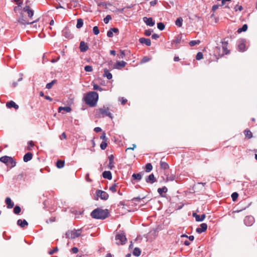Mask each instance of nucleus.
I'll return each mask as SVG.
<instances>
[{
	"label": "nucleus",
	"mask_w": 257,
	"mask_h": 257,
	"mask_svg": "<svg viewBox=\"0 0 257 257\" xmlns=\"http://www.w3.org/2000/svg\"><path fill=\"white\" fill-rule=\"evenodd\" d=\"M83 99L86 104L90 107H94L98 101V94L95 91H90L85 94Z\"/></svg>",
	"instance_id": "nucleus-1"
},
{
	"label": "nucleus",
	"mask_w": 257,
	"mask_h": 257,
	"mask_svg": "<svg viewBox=\"0 0 257 257\" xmlns=\"http://www.w3.org/2000/svg\"><path fill=\"white\" fill-rule=\"evenodd\" d=\"M109 211L108 209H102L97 208L93 210L90 215L92 218L97 219H104L109 216Z\"/></svg>",
	"instance_id": "nucleus-2"
},
{
	"label": "nucleus",
	"mask_w": 257,
	"mask_h": 257,
	"mask_svg": "<svg viewBox=\"0 0 257 257\" xmlns=\"http://www.w3.org/2000/svg\"><path fill=\"white\" fill-rule=\"evenodd\" d=\"M115 239L116 240V243L117 245L124 244L127 240L125 235L123 231H120L119 233L116 234L115 237Z\"/></svg>",
	"instance_id": "nucleus-3"
},
{
	"label": "nucleus",
	"mask_w": 257,
	"mask_h": 257,
	"mask_svg": "<svg viewBox=\"0 0 257 257\" xmlns=\"http://www.w3.org/2000/svg\"><path fill=\"white\" fill-rule=\"evenodd\" d=\"M81 229L73 230H69L66 233V236L67 238L70 239H74L76 237H78L81 235Z\"/></svg>",
	"instance_id": "nucleus-4"
},
{
	"label": "nucleus",
	"mask_w": 257,
	"mask_h": 257,
	"mask_svg": "<svg viewBox=\"0 0 257 257\" xmlns=\"http://www.w3.org/2000/svg\"><path fill=\"white\" fill-rule=\"evenodd\" d=\"M98 110L100 114H101L102 117L108 116L110 118H112V114L110 112L109 109L108 107L104 106L103 107L100 108Z\"/></svg>",
	"instance_id": "nucleus-5"
},
{
	"label": "nucleus",
	"mask_w": 257,
	"mask_h": 257,
	"mask_svg": "<svg viewBox=\"0 0 257 257\" xmlns=\"http://www.w3.org/2000/svg\"><path fill=\"white\" fill-rule=\"evenodd\" d=\"M96 194L98 197H99L102 200H106L108 198V194L106 192L102 190H97Z\"/></svg>",
	"instance_id": "nucleus-6"
},
{
	"label": "nucleus",
	"mask_w": 257,
	"mask_h": 257,
	"mask_svg": "<svg viewBox=\"0 0 257 257\" xmlns=\"http://www.w3.org/2000/svg\"><path fill=\"white\" fill-rule=\"evenodd\" d=\"M214 54L216 56L217 59L224 56V54L222 52L221 48L219 47H215L214 49Z\"/></svg>",
	"instance_id": "nucleus-7"
},
{
	"label": "nucleus",
	"mask_w": 257,
	"mask_h": 257,
	"mask_svg": "<svg viewBox=\"0 0 257 257\" xmlns=\"http://www.w3.org/2000/svg\"><path fill=\"white\" fill-rule=\"evenodd\" d=\"M222 51L224 55L228 54L230 53V51L227 49L228 42L227 41H222Z\"/></svg>",
	"instance_id": "nucleus-8"
},
{
	"label": "nucleus",
	"mask_w": 257,
	"mask_h": 257,
	"mask_svg": "<svg viewBox=\"0 0 257 257\" xmlns=\"http://www.w3.org/2000/svg\"><path fill=\"white\" fill-rule=\"evenodd\" d=\"M143 19L145 23L148 26L152 27L155 25V21H153L152 18L144 17Z\"/></svg>",
	"instance_id": "nucleus-9"
},
{
	"label": "nucleus",
	"mask_w": 257,
	"mask_h": 257,
	"mask_svg": "<svg viewBox=\"0 0 257 257\" xmlns=\"http://www.w3.org/2000/svg\"><path fill=\"white\" fill-rule=\"evenodd\" d=\"M126 63L123 61H117L114 65V67L117 69H120L125 66Z\"/></svg>",
	"instance_id": "nucleus-10"
},
{
	"label": "nucleus",
	"mask_w": 257,
	"mask_h": 257,
	"mask_svg": "<svg viewBox=\"0 0 257 257\" xmlns=\"http://www.w3.org/2000/svg\"><path fill=\"white\" fill-rule=\"evenodd\" d=\"M23 11L27 13L28 17L30 18H32V16L34 15V11L30 9L29 6H25L23 9Z\"/></svg>",
	"instance_id": "nucleus-11"
},
{
	"label": "nucleus",
	"mask_w": 257,
	"mask_h": 257,
	"mask_svg": "<svg viewBox=\"0 0 257 257\" xmlns=\"http://www.w3.org/2000/svg\"><path fill=\"white\" fill-rule=\"evenodd\" d=\"M207 228V225L206 223H203L201 224L200 227L197 228L196 229V232L201 233L203 232H204L206 230Z\"/></svg>",
	"instance_id": "nucleus-12"
},
{
	"label": "nucleus",
	"mask_w": 257,
	"mask_h": 257,
	"mask_svg": "<svg viewBox=\"0 0 257 257\" xmlns=\"http://www.w3.org/2000/svg\"><path fill=\"white\" fill-rule=\"evenodd\" d=\"M79 48L80 51L82 52H86L89 49L88 46L84 41H81L80 42Z\"/></svg>",
	"instance_id": "nucleus-13"
},
{
	"label": "nucleus",
	"mask_w": 257,
	"mask_h": 257,
	"mask_svg": "<svg viewBox=\"0 0 257 257\" xmlns=\"http://www.w3.org/2000/svg\"><path fill=\"white\" fill-rule=\"evenodd\" d=\"M139 42L141 44H145L148 46H150L151 45V41L150 39H147L145 38H141L139 39Z\"/></svg>",
	"instance_id": "nucleus-14"
},
{
	"label": "nucleus",
	"mask_w": 257,
	"mask_h": 257,
	"mask_svg": "<svg viewBox=\"0 0 257 257\" xmlns=\"http://www.w3.org/2000/svg\"><path fill=\"white\" fill-rule=\"evenodd\" d=\"M193 216L195 217L196 220L197 221H202L204 220V219L205 218L206 215L205 214H203L201 216H200V215L197 214L196 213H193Z\"/></svg>",
	"instance_id": "nucleus-15"
},
{
	"label": "nucleus",
	"mask_w": 257,
	"mask_h": 257,
	"mask_svg": "<svg viewBox=\"0 0 257 257\" xmlns=\"http://www.w3.org/2000/svg\"><path fill=\"white\" fill-rule=\"evenodd\" d=\"M5 202L8 208H12L14 206V203L12 202L11 199L8 197L6 198Z\"/></svg>",
	"instance_id": "nucleus-16"
},
{
	"label": "nucleus",
	"mask_w": 257,
	"mask_h": 257,
	"mask_svg": "<svg viewBox=\"0 0 257 257\" xmlns=\"http://www.w3.org/2000/svg\"><path fill=\"white\" fill-rule=\"evenodd\" d=\"M8 108H12L14 107L16 109H18L19 108V105H17L14 101H10L9 102H8L6 104Z\"/></svg>",
	"instance_id": "nucleus-17"
},
{
	"label": "nucleus",
	"mask_w": 257,
	"mask_h": 257,
	"mask_svg": "<svg viewBox=\"0 0 257 257\" xmlns=\"http://www.w3.org/2000/svg\"><path fill=\"white\" fill-rule=\"evenodd\" d=\"M146 181L147 183L152 184L156 181V179L154 174H151L146 178Z\"/></svg>",
	"instance_id": "nucleus-18"
},
{
	"label": "nucleus",
	"mask_w": 257,
	"mask_h": 257,
	"mask_svg": "<svg viewBox=\"0 0 257 257\" xmlns=\"http://www.w3.org/2000/svg\"><path fill=\"white\" fill-rule=\"evenodd\" d=\"M33 157V154L30 152H28L26 153L23 158V160L25 162H27L29 161H30Z\"/></svg>",
	"instance_id": "nucleus-19"
},
{
	"label": "nucleus",
	"mask_w": 257,
	"mask_h": 257,
	"mask_svg": "<svg viewBox=\"0 0 257 257\" xmlns=\"http://www.w3.org/2000/svg\"><path fill=\"white\" fill-rule=\"evenodd\" d=\"M108 160H109V165H108V168L110 169H112L113 168H114V156L113 155H110L108 156Z\"/></svg>",
	"instance_id": "nucleus-20"
},
{
	"label": "nucleus",
	"mask_w": 257,
	"mask_h": 257,
	"mask_svg": "<svg viewBox=\"0 0 257 257\" xmlns=\"http://www.w3.org/2000/svg\"><path fill=\"white\" fill-rule=\"evenodd\" d=\"M17 224L19 226H21V227L24 228L26 226H27L28 225V223L25 219H24V220L19 219L17 221Z\"/></svg>",
	"instance_id": "nucleus-21"
},
{
	"label": "nucleus",
	"mask_w": 257,
	"mask_h": 257,
	"mask_svg": "<svg viewBox=\"0 0 257 257\" xmlns=\"http://www.w3.org/2000/svg\"><path fill=\"white\" fill-rule=\"evenodd\" d=\"M12 160V157L6 156H3L0 158V161L5 164H6L7 165H9V160Z\"/></svg>",
	"instance_id": "nucleus-22"
},
{
	"label": "nucleus",
	"mask_w": 257,
	"mask_h": 257,
	"mask_svg": "<svg viewBox=\"0 0 257 257\" xmlns=\"http://www.w3.org/2000/svg\"><path fill=\"white\" fill-rule=\"evenodd\" d=\"M102 176L105 179L111 180L112 179L111 173L110 171H105L102 173Z\"/></svg>",
	"instance_id": "nucleus-23"
},
{
	"label": "nucleus",
	"mask_w": 257,
	"mask_h": 257,
	"mask_svg": "<svg viewBox=\"0 0 257 257\" xmlns=\"http://www.w3.org/2000/svg\"><path fill=\"white\" fill-rule=\"evenodd\" d=\"M157 191L161 196L164 197V196L163 195V193H166L168 191V189L166 187L164 186L162 188H158Z\"/></svg>",
	"instance_id": "nucleus-24"
},
{
	"label": "nucleus",
	"mask_w": 257,
	"mask_h": 257,
	"mask_svg": "<svg viewBox=\"0 0 257 257\" xmlns=\"http://www.w3.org/2000/svg\"><path fill=\"white\" fill-rule=\"evenodd\" d=\"M103 76L106 77L108 79H111L112 77V74L110 73L109 70L105 68L104 69Z\"/></svg>",
	"instance_id": "nucleus-25"
},
{
	"label": "nucleus",
	"mask_w": 257,
	"mask_h": 257,
	"mask_svg": "<svg viewBox=\"0 0 257 257\" xmlns=\"http://www.w3.org/2000/svg\"><path fill=\"white\" fill-rule=\"evenodd\" d=\"M163 159L160 161L161 168L163 169H168L169 167V165L165 162L163 161Z\"/></svg>",
	"instance_id": "nucleus-26"
},
{
	"label": "nucleus",
	"mask_w": 257,
	"mask_h": 257,
	"mask_svg": "<svg viewBox=\"0 0 257 257\" xmlns=\"http://www.w3.org/2000/svg\"><path fill=\"white\" fill-rule=\"evenodd\" d=\"M244 134L245 137L248 139H251L252 137V133L248 129H246L244 131Z\"/></svg>",
	"instance_id": "nucleus-27"
},
{
	"label": "nucleus",
	"mask_w": 257,
	"mask_h": 257,
	"mask_svg": "<svg viewBox=\"0 0 257 257\" xmlns=\"http://www.w3.org/2000/svg\"><path fill=\"white\" fill-rule=\"evenodd\" d=\"M83 25V21L82 19H78L77 20L76 28L80 29L82 27Z\"/></svg>",
	"instance_id": "nucleus-28"
},
{
	"label": "nucleus",
	"mask_w": 257,
	"mask_h": 257,
	"mask_svg": "<svg viewBox=\"0 0 257 257\" xmlns=\"http://www.w3.org/2000/svg\"><path fill=\"white\" fill-rule=\"evenodd\" d=\"M18 22H19V23H20V24H21L22 25H27V24H33L35 21H33V22H27L25 20H24L23 18H22L19 19V20H18Z\"/></svg>",
	"instance_id": "nucleus-29"
},
{
	"label": "nucleus",
	"mask_w": 257,
	"mask_h": 257,
	"mask_svg": "<svg viewBox=\"0 0 257 257\" xmlns=\"http://www.w3.org/2000/svg\"><path fill=\"white\" fill-rule=\"evenodd\" d=\"M56 83H57V80H53L51 82L48 83L46 84V88L48 89H51L53 87V86Z\"/></svg>",
	"instance_id": "nucleus-30"
},
{
	"label": "nucleus",
	"mask_w": 257,
	"mask_h": 257,
	"mask_svg": "<svg viewBox=\"0 0 257 257\" xmlns=\"http://www.w3.org/2000/svg\"><path fill=\"white\" fill-rule=\"evenodd\" d=\"M65 162L62 160H58L56 163V166L58 168H62L64 166Z\"/></svg>",
	"instance_id": "nucleus-31"
},
{
	"label": "nucleus",
	"mask_w": 257,
	"mask_h": 257,
	"mask_svg": "<svg viewBox=\"0 0 257 257\" xmlns=\"http://www.w3.org/2000/svg\"><path fill=\"white\" fill-rule=\"evenodd\" d=\"M141 251L139 248L135 247L133 251V254L135 256H138L141 254Z\"/></svg>",
	"instance_id": "nucleus-32"
},
{
	"label": "nucleus",
	"mask_w": 257,
	"mask_h": 257,
	"mask_svg": "<svg viewBox=\"0 0 257 257\" xmlns=\"http://www.w3.org/2000/svg\"><path fill=\"white\" fill-rule=\"evenodd\" d=\"M248 26L246 24H244L242 26L241 28H239L237 30V32L240 33L242 32H245L247 29Z\"/></svg>",
	"instance_id": "nucleus-33"
},
{
	"label": "nucleus",
	"mask_w": 257,
	"mask_h": 257,
	"mask_svg": "<svg viewBox=\"0 0 257 257\" xmlns=\"http://www.w3.org/2000/svg\"><path fill=\"white\" fill-rule=\"evenodd\" d=\"M182 22H183V19H182V18H178L176 20V22H175V24H176L177 26H178V27H181V26H182Z\"/></svg>",
	"instance_id": "nucleus-34"
},
{
	"label": "nucleus",
	"mask_w": 257,
	"mask_h": 257,
	"mask_svg": "<svg viewBox=\"0 0 257 257\" xmlns=\"http://www.w3.org/2000/svg\"><path fill=\"white\" fill-rule=\"evenodd\" d=\"M239 51L244 52L245 50V45L244 43H240L238 46Z\"/></svg>",
	"instance_id": "nucleus-35"
},
{
	"label": "nucleus",
	"mask_w": 257,
	"mask_h": 257,
	"mask_svg": "<svg viewBox=\"0 0 257 257\" xmlns=\"http://www.w3.org/2000/svg\"><path fill=\"white\" fill-rule=\"evenodd\" d=\"M117 184L114 183L111 186L109 187V190L112 193H115L116 191Z\"/></svg>",
	"instance_id": "nucleus-36"
},
{
	"label": "nucleus",
	"mask_w": 257,
	"mask_h": 257,
	"mask_svg": "<svg viewBox=\"0 0 257 257\" xmlns=\"http://www.w3.org/2000/svg\"><path fill=\"white\" fill-rule=\"evenodd\" d=\"M21 211V208L19 206H16L14 208V212L16 214H19Z\"/></svg>",
	"instance_id": "nucleus-37"
},
{
	"label": "nucleus",
	"mask_w": 257,
	"mask_h": 257,
	"mask_svg": "<svg viewBox=\"0 0 257 257\" xmlns=\"http://www.w3.org/2000/svg\"><path fill=\"white\" fill-rule=\"evenodd\" d=\"M146 171L147 172H150L153 169V166L151 163H148L146 165Z\"/></svg>",
	"instance_id": "nucleus-38"
},
{
	"label": "nucleus",
	"mask_w": 257,
	"mask_h": 257,
	"mask_svg": "<svg viewBox=\"0 0 257 257\" xmlns=\"http://www.w3.org/2000/svg\"><path fill=\"white\" fill-rule=\"evenodd\" d=\"M132 177H133L134 179H136V180H140L142 179V175H141L140 173H138V174H134L132 175Z\"/></svg>",
	"instance_id": "nucleus-39"
},
{
	"label": "nucleus",
	"mask_w": 257,
	"mask_h": 257,
	"mask_svg": "<svg viewBox=\"0 0 257 257\" xmlns=\"http://www.w3.org/2000/svg\"><path fill=\"white\" fill-rule=\"evenodd\" d=\"M157 27L160 30L162 31L164 30L165 26L163 23L160 22L157 24Z\"/></svg>",
	"instance_id": "nucleus-40"
},
{
	"label": "nucleus",
	"mask_w": 257,
	"mask_h": 257,
	"mask_svg": "<svg viewBox=\"0 0 257 257\" xmlns=\"http://www.w3.org/2000/svg\"><path fill=\"white\" fill-rule=\"evenodd\" d=\"M200 43V40H197V41L192 40V41H191L189 42V45L191 46H194L195 45H196L197 44H199Z\"/></svg>",
	"instance_id": "nucleus-41"
},
{
	"label": "nucleus",
	"mask_w": 257,
	"mask_h": 257,
	"mask_svg": "<svg viewBox=\"0 0 257 257\" xmlns=\"http://www.w3.org/2000/svg\"><path fill=\"white\" fill-rule=\"evenodd\" d=\"M203 58V53L201 52H198L196 56V59L198 60H200L202 59Z\"/></svg>",
	"instance_id": "nucleus-42"
},
{
	"label": "nucleus",
	"mask_w": 257,
	"mask_h": 257,
	"mask_svg": "<svg viewBox=\"0 0 257 257\" xmlns=\"http://www.w3.org/2000/svg\"><path fill=\"white\" fill-rule=\"evenodd\" d=\"M107 146L106 141H102L100 145V147L102 150H104L106 149Z\"/></svg>",
	"instance_id": "nucleus-43"
},
{
	"label": "nucleus",
	"mask_w": 257,
	"mask_h": 257,
	"mask_svg": "<svg viewBox=\"0 0 257 257\" xmlns=\"http://www.w3.org/2000/svg\"><path fill=\"white\" fill-rule=\"evenodd\" d=\"M125 53L123 50H120V53L118 54V57L119 59H123L125 57Z\"/></svg>",
	"instance_id": "nucleus-44"
},
{
	"label": "nucleus",
	"mask_w": 257,
	"mask_h": 257,
	"mask_svg": "<svg viewBox=\"0 0 257 257\" xmlns=\"http://www.w3.org/2000/svg\"><path fill=\"white\" fill-rule=\"evenodd\" d=\"M238 196V194L236 192H234L231 194V198L233 201H236Z\"/></svg>",
	"instance_id": "nucleus-45"
},
{
	"label": "nucleus",
	"mask_w": 257,
	"mask_h": 257,
	"mask_svg": "<svg viewBox=\"0 0 257 257\" xmlns=\"http://www.w3.org/2000/svg\"><path fill=\"white\" fill-rule=\"evenodd\" d=\"M84 70L86 72H91L93 70L92 67L91 66L86 65L84 67Z\"/></svg>",
	"instance_id": "nucleus-46"
},
{
	"label": "nucleus",
	"mask_w": 257,
	"mask_h": 257,
	"mask_svg": "<svg viewBox=\"0 0 257 257\" xmlns=\"http://www.w3.org/2000/svg\"><path fill=\"white\" fill-rule=\"evenodd\" d=\"M93 33L95 35H97L99 33V30L97 26H95L93 28Z\"/></svg>",
	"instance_id": "nucleus-47"
},
{
	"label": "nucleus",
	"mask_w": 257,
	"mask_h": 257,
	"mask_svg": "<svg viewBox=\"0 0 257 257\" xmlns=\"http://www.w3.org/2000/svg\"><path fill=\"white\" fill-rule=\"evenodd\" d=\"M111 19V17L110 15H107L106 17L103 19V21L105 24H107Z\"/></svg>",
	"instance_id": "nucleus-48"
},
{
	"label": "nucleus",
	"mask_w": 257,
	"mask_h": 257,
	"mask_svg": "<svg viewBox=\"0 0 257 257\" xmlns=\"http://www.w3.org/2000/svg\"><path fill=\"white\" fill-rule=\"evenodd\" d=\"M150 60V58H149V57H148L147 56H145L143 58V59H142V60L141 61V63H145L149 62Z\"/></svg>",
	"instance_id": "nucleus-49"
},
{
	"label": "nucleus",
	"mask_w": 257,
	"mask_h": 257,
	"mask_svg": "<svg viewBox=\"0 0 257 257\" xmlns=\"http://www.w3.org/2000/svg\"><path fill=\"white\" fill-rule=\"evenodd\" d=\"M64 36L67 38L71 39L72 38V35L69 32H64Z\"/></svg>",
	"instance_id": "nucleus-50"
},
{
	"label": "nucleus",
	"mask_w": 257,
	"mask_h": 257,
	"mask_svg": "<svg viewBox=\"0 0 257 257\" xmlns=\"http://www.w3.org/2000/svg\"><path fill=\"white\" fill-rule=\"evenodd\" d=\"M93 89L94 90H99L100 91L103 90V89L100 86H98L96 84H93Z\"/></svg>",
	"instance_id": "nucleus-51"
},
{
	"label": "nucleus",
	"mask_w": 257,
	"mask_h": 257,
	"mask_svg": "<svg viewBox=\"0 0 257 257\" xmlns=\"http://www.w3.org/2000/svg\"><path fill=\"white\" fill-rule=\"evenodd\" d=\"M9 164H11V167H13L16 166V162L12 158V160H9Z\"/></svg>",
	"instance_id": "nucleus-52"
},
{
	"label": "nucleus",
	"mask_w": 257,
	"mask_h": 257,
	"mask_svg": "<svg viewBox=\"0 0 257 257\" xmlns=\"http://www.w3.org/2000/svg\"><path fill=\"white\" fill-rule=\"evenodd\" d=\"M100 139L102 140L103 141H107V138H106L104 132H103L102 135L100 137Z\"/></svg>",
	"instance_id": "nucleus-53"
},
{
	"label": "nucleus",
	"mask_w": 257,
	"mask_h": 257,
	"mask_svg": "<svg viewBox=\"0 0 257 257\" xmlns=\"http://www.w3.org/2000/svg\"><path fill=\"white\" fill-rule=\"evenodd\" d=\"M119 100L122 105L125 104L127 101L126 99L124 98L123 97L120 98Z\"/></svg>",
	"instance_id": "nucleus-54"
},
{
	"label": "nucleus",
	"mask_w": 257,
	"mask_h": 257,
	"mask_svg": "<svg viewBox=\"0 0 257 257\" xmlns=\"http://www.w3.org/2000/svg\"><path fill=\"white\" fill-rule=\"evenodd\" d=\"M113 32L111 31V29L107 32V36L109 38H112L113 36Z\"/></svg>",
	"instance_id": "nucleus-55"
},
{
	"label": "nucleus",
	"mask_w": 257,
	"mask_h": 257,
	"mask_svg": "<svg viewBox=\"0 0 257 257\" xmlns=\"http://www.w3.org/2000/svg\"><path fill=\"white\" fill-rule=\"evenodd\" d=\"M29 147L28 148V150H31V147H33L34 146V144L33 141H31L28 142Z\"/></svg>",
	"instance_id": "nucleus-56"
},
{
	"label": "nucleus",
	"mask_w": 257,
	"mask_h": 257,
	"mask_svg": "<svg viewBox=\"0 0 257 257\" xmlns=\"http://www.w3.org/2000/svg\"><path fill=\"white\" fill-rule=\"evenodd\" d=\"M153 31L151 30H147L145 32V35L147 36H150L152 33Z\"/></svg>",
	"instance_id": "nucleus-57"
},
{
	"label": "nucleus",
	"mask_w": 257,
	"mask_h": 257,
	"mask_svg": "<svg viewBox=\"0 0 257 257\" xmlns=\"http://www.w3.org/2000/svg\"><path fill=\"white\" fill-rule=\"evenodd\" d=\"M63 108V110H64L68 112H69L71 111V108L69 106L63 107V108Z\"/></svg>",
	"instance_id": "nucleus-58"
},
{
	"label": "nucleus",
	"mask_w": 257,
	"mask_h": 257,
	"mask_svg": "<svg viewBox=\"0 0 257 257\" xmlns=\"http://www.w3.org/2000/svg\"><path fill=\"white\" fill-rule=\"evenodd\" d=\"M157 2H158L157 0H153L151 2H150V6L152 7H154L157 4Z\"/></svg>",
	"instance_id": "nucleus-59"
},
{
	"label": "nucleus",
	"mask_w": 257,
	"mask_h": 257,
	"mask_svg": "<svg viewBox=\"0 0 257 257\" xmlns=\"http://www.w3.org/2000/svg\"><path fill=\"white\" fill-rule=\"evenodd\" d=\"M58 248L57 247H55L53 250H52L49 252V254L50 255L53 254L54 252L58 251Z\"/></svg>",
	"instance_id": "nucleus-60"
},
{
	"label": "nucleus",
	"mask_w": 257,
	"mask_h": 257,
	"mask_svg": "<svg viewBox=\"0 0 257 257\" xmlns=\"http://www.w3.org/2000/svg\"><path fill=\"white\" fill-rule=\"evenodd\" d=\"M71 251L73 253H76L78 252V249L77 247H73V248H71Z\"/></svg>",
	"instance_id": "nucleus-61"
},
{
	"label": "nucleus",
	"mask_w": 257,
	"mask_h": 257,
	"mask_svg": "<svg viewBox=\"0 0 257 257\" xmlns=\"http://www.w3.org/2000/svg\"><path fill=\"white\" fill-rule=\"evenodd\" d=\"M234 9H235V11H237V10H239V11H241L243 10L242 6H236L234 8Z\"/></svg>",
	"instance_id": "nucleus-62"
},
{
	"label": "nucleus",
	"mask_w": 257,
	"mask_h": 257,
	"mask_svg": "<svg viewBox=\"0 0 257 257\" xmlns=\"http://www.w3.org/2000/svg\"><path fill=\"white\" fill-rule=\"evenodd\" d=\"M60 139L61 140H62L63 139H67V136H66V135L65 133H63L60 136Z\"/></svg>",
	"instance_id": "nucleus-63"
},
{
	"label": "nucleus",
	"mask_w": 257,
	"mask_h": 257,
	"mask_svg": "<svg viewBox=\"0 0 257 257\" xmlns=\"http://www.w3.org/2000/svg\"><path fill=\"white\" fill-rule=\"evenodd\" d=\"M111 31L113 32V33L118 34L119 30L117 28H111Z\"/></svg>",
	"instance_id": "nucleus-64"
}]
</instances>
